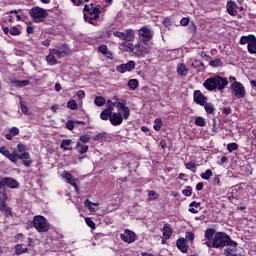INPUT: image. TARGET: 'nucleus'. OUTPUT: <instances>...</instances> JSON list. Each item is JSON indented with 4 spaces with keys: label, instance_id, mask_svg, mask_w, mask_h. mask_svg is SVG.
I'll return each instance as SVG.
<instances>
[{
    "label": "nucleus",
    "instance_id": "obj_61",
    "mask_svg": "<svg viewBox=\"0 0 256 256\" xmlns=\"http://www.w3.org/2000/svg\"><path fill=\"white\" fill-rule=\"evenodd\" d=\"M196 190L197 191H202L203 190V183H198L197 185H196Z\"/></svg>",
    "mask_w": 256,
    "mask_h": 256
},
{
    "label": "nucleus",
    "instance_id": "obj_60",
    "mask_svg": "<svg viewBox=\"0 0 256 256\" xmlns=\"http://www.w3.org/2000/svg\"><path fill=\"white\" fill-rule=\"evenodd\" d=\"M227 161H229V158H227L226 156H223L221 158V161H220L219 165H223V163H227Z\"/></svg>",
    "mask_w": 256,
    "mask_h": 256
},
{
    "label": "nucleus",
    "instance_id": "obj_36",
    "mask_svg": "<svg viewBox=\"0 0 256 256\" xmlns=\"http://www.w3.org/2000/svg\"><path fill=\"white\" fill-rule=\"evenodd\" d=\"M94 103L95 105H97V107H103L106 101H105V98H103L102 96H97L94 100Z\"/></svg>",
    "mask_w": 256,
    "mask_h": 256
},
{
    "label": "nucleus",
    "instance_id": "obj_30",
    "mask_svg": "<svg viewBox=\"0 0 256 256\" xmlns=\"http://www.w3.org/2000/svg\"><path fill=\"white\" fill-rule=\"evenodd\" d=\"M12 83L14 87H27V85H29V80H14Z\"/></svg>",
    "mask_w": 256,
    "mask_h": 256
},
{
    "label": "nucleus",
    "instance_id": "obj_55",
    "mask_svg": "<svg viewBox=\"0 0 256 256\" xmlns=\"http://www.w3.org/2000/svg\"><path fill=\"white\" fill-rule=\"evenodd\" d=\"M189 207H194L195 209H199V207H201V203L193 201L189 204Z\"/></svg>",
    "mask_w": 256,
    "mask_h": 256
},
{
    "label": "nucleus",
    "instance_id": "obj_47",
    "mask_svg": "<svg viewBox=\"0 0 256 256\" xmlns=\"http://www.w3.org/2000/svg\"><path fill=\"white\" fill-rule=\"evenodd\" d=\"M193 189L188 186L186 189L182 190V194L185 195V197H191Z\"/></svg>",
    "mask_w": 256,
    "mask_h": 256
},
{
    "label": "nucleus",
    "instance_id": "obj_23",
    "mask_svg": "<svg viewBox=\"0 0 256 256\" xmlns=\"http://www.w3.org/2000/svg\"><path fill=\"white\" fill-rule=\"evenodd\" d=\"M16 255H23V253H29V249L27 247H23L21 244H17L14 246Z\"/></svg>",
    "mask_w": 256,
    "mask_h": 256
},
{
    "label": "nucleus",
    "instance_id": "obj_54",
    "mask_svg": "<svg viewBox=\"0 0 256 256\" xmlns=\"http://www.w3.org/2000/svg\"><path fill=\"white\" fill-rule=\"evenodd\" d=\"M10 133H11V135H13V136L15 137V135H18V134H19V128H17V127H12V128L10 129Z\"/></svg>",
    "mask_w": 256,
    "mask_h": 256
},
{
    "label": "nucleus",
    "instance_id": "obj_58",
    "mask_svg": "<svg viewBox=\"0 0 256 256\" xmlns=\"http://www.w3.org/2000/svg\"><path fill=\"white\" fill-rule=\"evenodd\" d=\"M93 13H94V19H98L99 18V9L98 8H94L93 9Z\"/></svg>",
    "mask_w": 256,
    "mask_h": 256
},
{
    "label": "nucleus",
    "instance_id": "obj_7",
    "mask_svg": "<svg viewBox=\"0 0 256 256\" xmlns=\"http://www.w3.org/2000/svg\"><path fill=\"white\" fill-rule=\"evenodd\" d=\"M112 99L113 101H115V107L118 113L121 115L122 119H129L131 115V110L129 109V107L125 106V103H123V101L117 96H114Z\"/></svg>",
    "mask_w": 256,
    "mask_h": 256
},
{
    "label": "nucleus",
    "instance_id": "obj_16",
    "mask_svg": "<svg viewBox=\"0 0 256 256\" xmlns=\"http://www.w3.org/2000/svg\"><path fill=\"white\" fill-rule=\"evenodd\" d=\"M194 102L197 103V105L203 106L205 103H207V97H205L201 91L196 90L194 92Z\"/></svg>",
    "mask_w": 256,
    "mask_h": 256
},
{
    "label": "nucleus",
    "instance_id": "obj_18",
    "mask_svg": "<svg viewBox=\"0 0 256 256\" xmlns=\"http://www.w3.org/2000/svg\"><path fill=\"white\" fill-rule=\"evenodd\" d=\"M227 13L231 15V17H235L237 15V3L233 0H229L226 5Z\"/></svg>",
    "mask_w": 256,
    "mask_h": 256
},
{
    "label": "nucleus",
    "instance_id": "obj_21",
    "mask_svg": "<svg viewBox=\"0 0 256 256\" xmlns=\"http://www.w3.org/2000/svg\"><path fill=\"white\" fill-rule=\"evenodd\" d=\"M177 248L179 249V251H181L182 253H187L188 248H187V244L185 242V238H180L177 240L176 242Z\"/></svg>",
    "mask_w": 256,
    "mask_h": 256
},
{
    "label": "nucleus",
    "instance_id": "obj_6",
    "mask_svg": "<svg viewBox=\"0 0 256 256\" xmlns=\"http://www.w3.org/2000/svg\"><path fill=\"white\" fill-rule=\"evenodd\" d=\"M33 227H35L39 231V233H47V231H49L50 229L47 218L41 215L34 217Z\"/></svg>",
    "mask_w": 256,
    "mask_h": 256
},
{
    "label": "nucleus",
    "instance_id": "obj_56",
    "mask_svg": "<svg viewBox=\"0 0 256 256\" xmlns=\"http://www.w3.org/2000/svg\"><path fill=\"white\" fill-rule=\"evenodd\" d=\"M186 169H195L196 165L195 163L188 162L185 164Z\"/></svg>",
    "mask_w": 256,
    "mask_h": 256
},
{
    "label": "nucleus",
    "instance_id": "obj_19",
    "mask_svg": "<svg viewBox=\"0 0 256 256\" xmlns=\"http://www.w3.org/2000/svg\"><path fill=\"white\" fill-rule=\"evenodd\" d=\"M84 205L91 213H96V211H99V202L93 203L91 200L87 199L85 200Z\"/></svg>",
    "mask_w": 256,
    "mask_h": 256
},
{
    "label": "nucleus",
    "instance_id": "obj_38",
    "mask_svg": "<svg viewBox=\"0 0 256 256\" xmlns=\"http://www.w3.org/2000/svg\"><path fill=\"white\" fill-rule=\"evenodd\" d=\"M195 125L198 127H205L207 125V122L203 119V117H196L195 118Z\"/></svg>",
    "mask_w": 256,
    "mask_h": 256
},
{
    "label": "nucleus",
    "instance_id": "obj_52",
    "mask_svg": "<svg viewBox=\"0 0 256 256\" xmlns=\"http://www.w3.org/2000/svg\"><path fill=\"white\" fill-rule=\"evenodd\" d=\"M113 35H114V37H118V39H122L124 41L125 32L116 31L113 33Z\"/></svg>",
    "mask_w": 256,
    "mask_h": 256
},
{
    "label": "nucleus",
    "instance_id": "obj_15",
    "mask_svg": "<svg viewBox=\"0 0 256 256\" xmlns=\"http://www.w3.org/2000/svg\"><path fill=\"white\" fill-rule=\"evenodd\" d=\"M135 69V61H129L126 64H120L116 67L118 73H127V71H133Z\"/></svg>",
    "mask_w": 256,
    "mask_h": 256
},
{
    "label": "nucleus",
    "instance_id": "obj_27",
    "mask_svg": "<svg viewBox=\"0 0 256 256\" xmlns=\"http://www.w3.org/2000/svg\"><path fill=\"white\" fill-rule=\"evenodd\" d=\"M121 46L124 47L126 53L132 52L135 54V45H133V43L122 42Z\"/></svg>",
    "mask_w": 256,
    "mask_h": 256
},
{
    "label": "nucleus",
    "instance_id": "obj_29",
    "mask_svg": "<svg viewBox=\"0 0 256 256\" xmlns=\"http://www.w3.org/2000/svg\"><path fill=\"white\" fill-rule=\"evenodd\" d=\"M71 143H73L72 140H62L60 147L64 151H71V148H69L71 146Z\"/></svg>",
    "mask_w": 256,
    "mask_h": 256
},
{
    "label": "nucleus",
    "instance_id": "obj_64",
    "mask_svg": "<svg viewBox=\"0 0 256 256\" xmlns=\"http://www.w3.org/2000/svg\"><path fill=\"white\" fill-rule=\"evenodd\" d=\"M250 85H251L252 87H254V89L256 90V80H252V81L250 82Z\"/></svg>",
    "mask_w": 256,
    "mask_h": 256
},
{
    "label": "nucleus",
    "instance_id": "obj_42",
    "mask_svg": "<svg viewBox=\"0 0 256 256\" xmlns=\"http://www.w3.org/2000/svg\"><path fill=\"white\" fill-rule=\"evenodd\" d=\"M221 65H223V63L221 62V59H219V58H216V59L210 61L211 67H221Z\"/></svg>",
    "mask_w": 256,
    "mask_h": 256
},
{
    "label": "nucleus",
    "instance_id": "obj_9",
    "mask_svg": "<svg viewBox=\"0 0 256 256\" xmlns=\"http://www.w3.org/2000/svg\"><path fill=\"white\" fill-rule=\"evenodd\" d=\"M232 95L236 99H243L246 94L245 86L241 82H234L231 85Z\"/></svg>",
    "mask_w": 256,
    "mask_h": 256
},
{
    "label": "nucleus",
    "instance_id": "obj_48",
    "mask_svg": "<svg viewBox=\"0 0 256 256\" xmlns=\"http://www.w3.org/2000/svg\"><path fill=\"white\" fill-rule=\"evenodd\" d=\"M21 111L24 113V115H31V112H29V108L23 102H21Z\"/></svg>",
    "mask_w": 256,
    "mask_h": 256
},
{
    "label": "nucleus",
    "instance_id": "obj_5",
    "mask_svg": "<svg viewBox=\"0 0 256 256\" xmlns=\"http://www.w3.org/2000/svg\"><path fill=\"white\" fill-rule=\"evenodd\" d=\"M49 16L47 10L41 7H33L30 10V17L33 19L34 23H43Z\"/></svg>",
    "mask_w": 256,
    "mask_h": 256
},
{
    "label": "nucleus",
    "instance_id": "obj_49",
    "mask_svg": "<svg viewBox=\"0 0 256 256\" xmlns=\"http://www.w3.org/2000/svg\"><path fill=\"white\" fill-rule=\"evenodd\" d=\"M85 221L88 227H90L91 229H95V222H93L91 218H85Z\"/></svg>",
    "mask_w": 256,
    "mask_h": 256
},
{
    "label": "nucleus",
    "instance_id": "obj_63",
    "mask_svg": "<svg viewBox=\"0 0 256 256\" xmlns=\"http://www.w3.org/2000/svg\"><path fill=\"white\" fill-rule=\"evenodd\" d=\"M55 90H56V91H61V84L56 83V84H55Z\"/></svg>",
    "mask_w": 256,
    "mask_h": 256
},
{
    "label": "nucleus",
    "instance_id": "obj_45",
    "mask_svg": "<svg viewBox=\"0 0 256 256\" xmlns=\"http://www.w3.org/2000/svg\"><path fill=\"white\" fill-rule=\"evenodd\" d=\"M79 141H81V143H89L91 141V136H89V134H85L79 137Z\"/></svg>",
    "mask_w": 256,
    "mask_h": 256
},
{
    "label": "nucleus",
    "instance_id": "obj_50",
    "mask_svg": "<svg viewBox=\"0 0 256 256\" xmlns=\"http://www.w3.org/2000/svg\"><path fill=\"white\" fill-rule=\"evenodd\" d=\"M185 237L186 239H188V241H191V242L195 240V234H193V232H186Z\"/></svg>",
    "mask_w": 256,
    "mask_h": 256
},
{
    "label": "nucleus",
    "instance_id": "obj_25",
    "mask_svg": "<svg viewBox=\"0 0 256 256\" xmlns=\"http://www.w3.org/2000/svg\"><path fill=\"white\" fill-rule=\"evenodd\" d=\"M247 49H248V52L251 53V55L256 54V38H255V36L253 37V39L248 44Z\"/></svg>",
    "mask_w": 256,
    "mask_h": 256
},
{
    "label": "nucleus",
    "instance_id": "obj_53",
    "mask_svg": "<svg viewBox=\"0 0 256 256\" xmlns=\"http://www.w3.org/2000/svg\"><path fill=\"white\" fill-rule=\"evenodd\" d=\"M180 23L183 27H187V25H189V18L187 17L182 18Z\"/></svg>",
    "mask_w": 256,
    "mask_h": 256
},
{
    "label": "nucleus",
    "instance_id": "obj_24",
    "mask_svg": "<svg viewBox=\"0 0 256 256\" xmlns=\"http://www.w3.org/2000/svg\"><path fill=\"white\" fill-rule=\"evenodd\" d=\"M76 148L78 153H80V155H83L87 153V151H89V146L82 144L81 142L76 143Z\"/></svg>",
    "mask_w": 256,
    "mask_h": 256
},
{
    "label": "nucleus",
    "instance_id": "obj_2",
    "mask_svg": "<svg viewBox=\"0 0 256 256\" xmlns=\"http://www.w3.org/2000/svg\"><path fill=\"white\" fill-rule=\"evenodd\" d=\"M17 149L18 152L14 150L11 153L7 147H0V153L4 157H7V159L12 163H17L20 159V161H23V165H25V167H31L33 160L31 159V154H29V152H25V145L18 144Z\"/></svg>",
    "mask_w": 256,
    "mask_h": 256
},
{
    "label": "nucleus",
    "instance_id": "obj_8",
    "mask_svg": "<svg viewBox=\"0 0 256 256\" xmlns=\"http://www.w3.org/2000/svg\"><path fill=\"white\" fill-rule=\"evenodd\" d=\"M149 53H151V44L148 42L143 43V41H141L134 46V55H136V57H145V55H149Z\"/></svg>",
    "mask_w": 256,
    "mask_h": 256
},
{
    "label": "nucleus",
    "instance_id": "obj_57",
    "mask_svg": "<svg viewBox=\"0 0 256 256\" xmlns=\"http://www.w3.org/2000/svg\"><path fill=\"white\" fill-rule=\"evenodd\" d=\"M77 97H78V99H83V97H85V91L79 90L77 92Z\"/></svg>",
    "mask_w": 256,
    "mask_h": 256
},
{
    "label": "nucleus",
    "instance_id": "obj_12",
    "mask_svg": "<svg viewBox=\"0 0 256 256\" xmlns=\"http://www.w3.org/2000/svg\"><path fill=\"white\" fill-rule=\"evenodd\" d=\"M62 179L66 180V183H68L69 185H72V187H74L76 193H79V179L75 178L71 173H69L68 171H64L62 173Z\"/></svg>",
    "mask_w": 256,
    "mask_h": 256
},
{
    "label": "nucleus",
    "instance_id": "obj_4",
    "mask_svg": "<svg viewBox=\"0 0 256 256\" xmlns=\"http://www.w3.org/2000/svg\"><path fill=\"white\" fill-rule=\"evenodd\" d=\"M69 55V49L67 47H63L62 49H53L50 50L48 56H46V61L49 65H57V59H61L63 57H67Z\"/></svg>",
    "mask_w": 256,
    "mask_h": 256
},
{
    "label": "nucleus",
    "instance_id": "obj_31",
    "mask_svg": "<svg viewBox=\"0 0 256 256\" xmlns=\"http://www.w3.org/2000/svg\"><path fill=\"white\" fill-rule=\"evenodd\" d=\"M128 87L131 89V91H135V89H137V87H139V81H137V79L129 80Z\"/></svg>",
    "mask_w": 256,
    "mask_h": 256
},
{
    "label": "nucleus",
    "instance_id": "obj_20",
    "mask_svg": "<svg viewBox=\"0 0 256 256\" xmlns=\"http://www.w3.org/2000/svg\"><path fill=\"white\" fill-rule=\"evenodd\" d=\"M177 73L181 77H187V73H189V68L184 63H180L177 65Z\"/></svg>",
    "mask_w": 256,
    "mask_h": 256
},
{
    "label": "nucleus",
    "instance_id": "obj_62",
    "mask_svg": "<svg viewBox=\"0 0 256 256\" xmlns=\"http://www.w3.org/2000/svg\"><path fill=\"white\" fill-rule=\"evenodd\" d=\"M5 137H6V139H7L8 141H11V139H13L14 136H13V134H11V132H10V133L6 134Z\"/></svg>",
    "mask_w": 256,
    "mask_h": 256
},
{
    "label": "nucleus",
    "instance_id": "obj_37",
    "mask_svg": "<svg viewBox=\"0 0 256 256\" xmlns=\"http://www.w3.org/2000/svg\"><path fill=\"white\" fill-rule=\"evenodd\" d=\"M67 107L72 111H77V109H79V106L77 105V102L75 100L68 101Z\"/></svg>",
    "mask_w": 256,
    "mask_h": 256
},
{
    "label": "nucleus",
    "instance_id": "obj_39",
    "mask_svg": "<svg viewBox=\"0 0 256 256\" xmlns=\"http://www.w3.org/2000/svg\"><path fill=\"white\" fill-rule=\"evenodd\" d=\"M98 51L100 53H102L103 55H106L107 57L111 58V53H109L107 46H105V45L99 46Z\"/></svg>",
    "mask_w": 256,
    "mask_h": 256
},
{
    "label": "nucleus",
    "instance_id": "obj_51",
    "mask_svg": "<svg viewBox=\"0 0 256 256\" xmlns=\"http://www.w3.org/2000/svg\"><path fill=\"white\" fill-rule=\"evenodd\" d=\"M10 35H21V31H19V28L17 27H12L10 29Z\"/></svg>",
    "mask_w": 256,
    "mask_h": 256
},
{
    "label": "nucleus",
    "instance_id": "obj_43",
    "mask_svg": "<svg viewBox=\"0 0 256 256\" xmlns=\"http://www.w3.org/2000/svg\"><path fill=\"white\" fill-rule=\"evenodd\" d=\"M76 125H77V122H75L74 120H70L66 122V127L67 129H69V131H73Z\"/></svg>",
    "mask_w": 256,
    "mask_h": 256
},
{
    "label": "nucleus",
    "instance_id": "obj_44",
    "mask_svg": "<svg viewBox=\"0 0 256 256\" xmlns=\"http://www.w3.org/2000/svg\"><path fill=\"white\" fill-rule=\"evenodd\" d=\"M73 5H76V7H81V5H85V3H89V0H70Z\"/></svg>",
    "mask_w": 256,
    "mask_h": 256
},
{
    "label": "nucleus",
    "instance_id": "obj_14",
    "mask_svg": "<svg viewBox=\"0 0 256 256\" xmlns=\"http://www.w3.org/2000/svg\"><path fill=\"white\" fill-rule=\"evenodd\" d=\"M139 37H142L141 39L142 43H149V41L153 39V31L147 28V26L142 27L139 30Z\"/></svg>",
    "mask_w": 256,
    "mask_h": 256
},
{
    "label": "nucleus",
    "instance_id": "obj_1",
    "mask_svg": "<svg viewBox=\"0 0 256 256\" xmlns=\"http://www.w3.org/2000/svg\"><path fill=\"white\" fill-rule=\"evenodd\" d=\"M205 237L207 241L203 243V245H206L211 249H223V247H237V242L231 240V237L229 235H226L223 232L215 233V230L208 229L205 231Z\"/></svg>",
    "mask_w": 256,
    "mask_h": 256
},
{
    "label": "nucleus",
    "instance_id": "obj_17",
    "mask_svg": "<svg viewBox=\"0 0 256 256\" xmlns=\"http://www.w3.org/2000/svg\"><path fill=\"white\" fill-rule=\"evenodd\" d=\"M110 123L114 126L121 125V123H123V116H121L119 111L110 115Z\"/></svg>",
    "mask_w": 256,
    "mask_h": 256
},
{
    "label": "nucleus",
    "instance_id": "obj_32",
    "mask_svg": "<svg viewBox=\"0 0 256 256\" xmlns=\"http://www.w3.org/2000/svg\"><path fill=\"white\" fill-rule=\"evenodd\" d=\"M202 107H204L206 113H208V115L213 114V112L215 111V107L213 106V104L211 103H205V105H202Z\"/></svg>",
    "mask_w": 256,
    "mask_h": 256
},
{
    "label": "nucleus",
    "instance_id": "obj_3",
    "mask_svg": "<svg viewBox=\"0 0 256 256\" xmlns=\"http://www.w3.org/2000/svg\"><path fill=\"white\" fill-rule=\"evenodd\" d=\"M227 85H229V81L221 76L208 78L203 83V86L208 91H215V89H218V91H223V89H225Z\"/></svg>",
    "mask_w": 256,
    "mask_h": 256
},
{
    "label": "nucleus",
    "instance_id": "obj_41",
    "mask_svg": "<svg viewBox=\"0 0 256 256\" xmlns=\"http://www.w3.org/2000/svg\"><path fill=\"white\" fill-rule=\"evenodd\" d=\"M155 199H159V194L155 193V191H149L148 201H155Z\"/></svg>",
    "mask_w": 256,
    "mask_h": 256
},
{
    "label": "nucleus",
    "instance_id": "obj_11",
    "mask_svg": "<svg viewBox=\"0 0 256 256\" xmlns=\"http://www.w3.org/2000/svg\"><path fill=\"white\" fill-rule=\"evenodd\" d=\"M3 187H9V189H17L19 187V182L14 178L0 177V189Z\"/></svg>",
    "mask_w": 256,
    "mask_h": 256
},
{
    "label": "nucleus",
    "instance_id": "obj_28",
    "mask_svg": "<svg viewBox=\"0 0 256 256\" xmlns=\"http://www.w3.org/2000/svg\"><path fill=\"white\" fill-rule=\"evenodd\" d=\"M226 256H235L237 253V246H230L224 250Z\"/></svg>",
    "mask_w": 256,
    "mask_h": 256
},
{
    "label": "nucleus",
    "instance_id": "obj_10",
    "mask_svg": "<svg viewBox=\"0 0 256 256\" xmlns=\"http://www.w3.org/2000/svg\"><path fill=\"white\" fill-rule=\"evenodd\" d=\"M114 109H115V103L113 102V100L108 99L106 101V109H104L100 113V119H102V121H107L108 119L111 120V115H112Z\"/></svg>",
    "mask_w": 256,
    "mask_h": 256
},
{
    "label": "nucleus",
    "instance_id": "obj_59",
    "mask_svg": "<svg viewBox=\"0 0 256 256\" xmlns=\"http://www.w3.org/2000/svg\"><path fill=\"white\" fill-rule=\"evenodd\" d=\"M50 109H51V112H52V113H57V111H58V109H59V105H54V106H52Z\"/></svg>",
    "mask_w": 256,
    "mask_h": 256
},
{
    "label": "nucleus",
    "instance_id": "obj_33",
    "mask_svg": "<svg viewBox=\"0 0 256 256\" xmlns=\"http://www.w3.org/2000/svg\"><path fill=\"white\" fill-rule=\"evenodd\" d=\"M255 36L253 35H248V36H242L241 39H240V43L241 45H245L248 43H251L252 39L254 38Z\"/></svg>",
    "mask_w": 256,
    "mask_h": 256
},
{
    "label": "nucleus",
    "instance_id": "obj_13",
    "mask_svg": "<svg viewBox=\"0 0 256 256\" xmlns=\"http://www.w3.org/2000/svg\"><path fill=\"white\" fill-rule=\"evenodd\" d=\"M120 239H122L124 243H135V241H137V234L129 229H126L124 230V233L120 234Z\"/></svg>",
    "mask_w": 256,
    "mask_h": 256
},
{
    "label": "nucleus",
    "instance_id": "obj_40",
    "mask_svg": "<svg viewBox=\"0 0 256 256\" xmlns=\"http://www.w3.org/2000/svg\"><path fill=\"white\" fill-rule=\"evenodd\" d=\"M190 65L192 69H197V67H203V63L199 60H190Z\"/></svg>",
    "mask_w": 256,
    "mask_h": 256
},
{
    "label": "nucleus",
    "instance_id": "obj_35",
    "mask_svg": "<svg viewBox=\"0 0 256 256\" xmlns=\"http://www.w3.org/2000/svg\"><path fill=\"white\" fill-rule=\"evenodd\" d=\"M200 177L202 179H205L206 181H209V179H211V177H213V171L206 170L205 172L200 174Z\"/></svg>",
    "mask_w": 256,
    "mask_h": 256
},
{
    "label": "nucleus",
    "instance_id": "obj_22",
    "mask_svg": "<svg viewBox=\"0 0 256 256\" xmlns=\"http://www.w3.org/2000/svg\"><path fill=\"white\" fill-rule=\"evenodd\" d=\"M135 40V33L133 32V30L128 29L126 31H124V41L130 43L131 41Z\"/></svg>",
    "mask_w": 256,
    "mask_h": 256
},
{
    "label": "nucleus",
    "instance_id": "obj_34",
    "mask_svg": "<svg viewBox=\"0 0 256 256\" xmlns=\"http://www.w3.org/2000/svg\"><path fill=\"white\" fill-rule=\"evenodd\" d=\"M162 125H163V121L161 120V118L155 119L154 126H153L154 131H161Z\"/></svg>",
    "mask_w": 256,
    "mask_h": 256
},
{
    "label": "nucleus",
    "instance_id": "obj_26",
    "mask_svg": "<svg viewBox=\"0 0 256 256\" xmlns=\"http://www.w3.org/2000/svg\"><path fill=\"white\" fill-rule=\"evenodd\" d=\"M162 233H163L164 239H169V237L173 235V230L171 229V227H169V225L165 224L162 229Z\"/></svg>",
    "mask_w": 256,
    "mask_h": 256
},
{
    "label": "nucleus",
    "instance_id": "obj_46",
    "mask_svg": "<svg viewBox=\"0 0 256 256\" xmlns=\"http://www.w3.org/2000/svg\"><path fill=\"white\" fill-rule=\"evenodd\" d=\"M227 149H228L229 153H233V151H237V149H238L237 143L228 144Z\"/></svg>",
    "mask_w": 256,
    "mask_h": 256
}]
</instances>
